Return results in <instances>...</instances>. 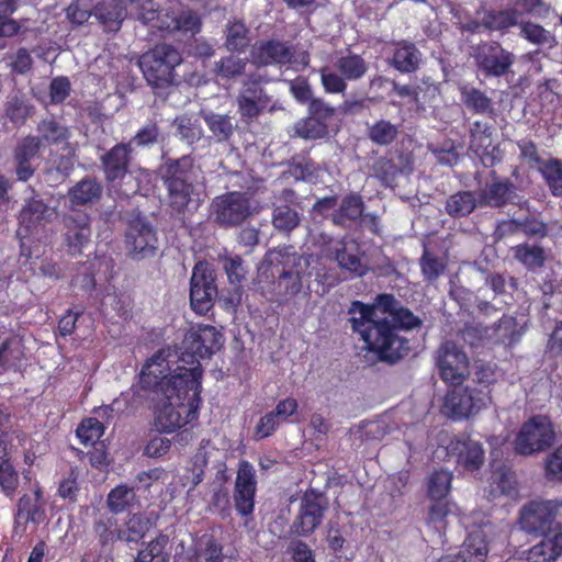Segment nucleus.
I'll return each mask as SVG.
<instances>
[{
	"mask_svg": "<svg viewBox=\"0 0 562 562\" xmlns=\"http://www.w3.org/2000/svg\"><path fill=\"white\" fill-rule=\"evenodd\" d=\"M223 341L215 327L196 325L184 335L180 353L160 349L146 361L139 382L154 393L158 431L171 434L196 419L203 375L200 360L220 350Z\"/></svg>",
	"mask_w": 562,
	"mask_h": 562,
	"instance_id": "obj_1",
	"label": "nucleus"
},
{
	"mask_svg": "<svg viewBox=\"0 0 562 562\" xmlns=\"http://www.w3.org/2000/svg\"><path fill=\"white\" fill-rule=\"evenodd\" d=\"M447 456L470 472L479 470L485 460L482 445L468 436L453 438L447 446Z\"/></svg>",
	"mask_w": 562,
	"mask_h": 562,
	"instance_id": "obj_18",
	"label": "nucleus"
},
{
	"mask_svg": "<svg viewBox=\"0 0 562 562\" xmlns=\"http://www.w3.org/2000/svg\"><path fill=\"white\" fill-rule=\"evenodd\" d=\"M513 250L515 258L530 270L542 267L547 259L544 249L537 245L521 244Z\"/></svg>",
	"mask_w": 562,
	"mask_h": 562,
	"instance_id": "obj_35",
	"label": "nucleus"
},
{
	"mask_svg": "<svg viewBox=\"0 0 562 562\" xmlns=\"http://www.w3.org/2000/svg\"><path fill=\"white\" fill-rule=\"evenodd\" d=\"M267 104V97L263 94L262 89L256 83L247 86L238 98L239 111L245 117L257 116Z\"/></svg>",
	"mask_w": 562,
	"mask_h": 562,
	"instance_id": "obj_27",
	"label": "nucleus"
},
{
	"mask_svg": "<svg viewBox=\"0 0 562 562\" xmlns=\"http://www.w3.org/2000/svg\"><path fill=\"white\" fill-rule=\"evenodd\" d=\"M24 358V350L21 339L8 338L0 345V367L4 370L15 369Z\"/></svg>",
	"mask_w": 562,
	"mask_h": 562,
	"instance_id": "obj_33",
	"label": "nucleus"
},
{
	"mask_svg": "<svg viewBox=\"0 0 562 562\" xmlns=\"http://www.w3.org/2000/svg\"><path fill=\"white\" fill-rule=\"evenodd\" d=\"M57 216L54 207L48 206L37 196L25 201L19 215V229L16 232L21 239L37 234Z\"/></svg>",
	"mask_w": 562,
	"mask_h": 562,
	"instance_id": "obj_14",
	"label": "nucleus"
},
{
	"mask_svg": "<svg viewBox=\"0 0 562 562\" xmlns=\"http://www.w3.org/2000/svg\"><path fill=\"white\" fill-rule=\"evenodd\" d=\"M539 172L552 195L562 196V161L557 158L543 160L539 165Z\"/></svg>",
	"mask_w": 562,
	"mask_h": 562,
	"instance_id": "obj_32",
	"label": "nucleus"
},
{
	"mask_svg": "<svg viewBox=\"0 0 562 562\" xmlns=\"http://www.w3.org/2000/svg\"><path fill=\"white\" fill-rule=\"evenodd\" d=\"M295 133L305 139H317L327 134V125L322 120L310 116L296 123Z\"/></svg>",
	"mask_w": 562,
	"mask_h": 562,
	"instance_id": "obj_47",
	"label": "nucleus"
},
{
	"mask_svg": "<svg viewBox=\"0 0 562 562\" xmlns=\"http://www.w3.org/2000/svg\"><path fill=\"white\" fill-rule=\"evenodd\" d=\"M131 12L145 25L159 31H182L195 34L200 32L201 20L199 15L190 10L181 11L179 14H170L168 11L161 13L153 0H126Z\"/></svg>",
	"mask_w": 562,
	"mask_h": 562,
	"instance_id": "obj_4",
	"label": "nucleus"
},
{
	"mask_svg": "<svg viewBox=\"0 0 562 562\" xmlns=\"http://www.w3.org/2000/svg\"><path fill=\"white\" fill-rule=\"evenodd\" d=\"M335 67L346 80L351 81L361 79L368 70L364 59L351 53L339 57L335 63Z\"/></svg>",
	"mask_w": 562,
	"mask_h": 562,
	"instance_id": "obj_31",
	"label": "nucleus"
},
{
	"mask_svg": "<svg viewBox=\"0 0 562 562\" xmlns=\"http://www.w3.org/2000/svg\"><path fill=\"white\" fill-rule=\"evenodd\" d=\"M513 186L507 181H496L485 186L481 191V202L488 206H501L507 202Z\"/></svg>",
	"mask_w": 562,
	"mask_h": 562,
	"instance_id": "obj_34",
	"label": "nucleus"
},
{
	"mask_svg": "<svg viewBox=\"0 0 562 562\" xmlns=\"http://www.w3.org/2000/svg\"><path fill=\"white\" fill-rule=\"evenodd\" d=\"M256 486L257 481L252 464L248 461H241L234 487L235 507L241 516H248L254 512Z\"/></svg>",
	"mask_w": 562,
	"mask_h": 562,
	"instance_id": "obj_19",
	"label": "nucleus"
},
{
	"mask_svg": "<svg viewBox=\"0 0 562 562\" xmlns=\"http://www.w3.org/2000/svg\"><path fill=\"white\" fill-rule=\"evenodd\" d=\"M181 63V56L170 45H157L139 59V67L147 82L155 88L169 86L173 80V69Z\"/></svg>",
	"mask_w": 562,
	"mask_h": 562,
	"instance_id": "obj_6",
	"label": "nucleus"
},
{
	"mask_svg": "<svg viewBox=\"0 0 562 562\" xmlns=\"http://www.w3.org/2000/svg\"><path fill=\"white\" fill-rule=\"evenodd\" d=\"M420 265L424 276L429 281L436 280L445 270L443 262L427 251H425Z\"/></svg>",
	"mask_w": 562,
	"mask_h": 562,
	"instance_id": "obj_59",
	"label": "nucleus"
},
{
	"mask_svg": "<svg viewBox=\"0 0 562 562\" xmlns=\"http://www.w3.org/2000/svg\"><path fill=\"white\" fill-rule=\"evenodd\" d=\"M103 432V424L92 417L85 419L77 428V436L83 445H94Z\"/></svg>",
	"mask_w": 562,
	"mask_h": 562,
	"instance_id": "obj_51",
	"label": "nucleus"
},
{
	"mask_svg": "<svg viewBox=\"0 0 562 562\" xmlns=\"http://www.w3.org/2000/svg\"><path fill=\"white\" fill-rule=\"evenodd\" d=\"M255 64L266 66L270 64H290L293 69H304L310 61L305 50H292L291 47L280 42H267L256 45L251 50Z\"/></svg>",
	"mask_w": 562,
	"mask_h": 562,
	"instance_id": "obj_11",
	"label": "nucleus"
},
{
	"mask_svg": "<svg viewBox=\"0 0 562 562\" xmlns=\"http://www.w3.org/2000/svg\"><path fill=\"white\" fill-rule=\"evenodd\" d=\"M149 521L142 515L134 514L127 521L117 529L116 533L108 532L106 525L102 521L95 524V531L100 536L103 544L114 541L115 539L126 542H137L140 540L148 530Z\"/></svg>",
	"mask_w": 562,
	"mask_h": 562,
	"instance_id": "obj_23",
	"label": "nucleus"
},
{
	"mask_svg": "<svg viewBox=\"0 0 562 562\" xmlns=\"http://www.w3.org/2000/svg\"><path fill=\"white\" fill-rule=\"evenodd\" d=\"M519 12L516 9L491 11L483 18V25L488 30L503 31L518 23Z\"/></svg>",
	"mask_w": 562,
	"mask_h": 562,
	"instance_id": "obj_38",
	"label": "nucleus"
},
{
	"mask_svg": "<svg viewBox=\"0 0 562 562\" xmlns=\"http://www.w3.org/2000/svg\"><path fill=\"white\" fill-rule=\"evenodd\" d=\"M474 128L471 130L470 148L476 155H483V151L491 145V131L487 126H481L480 122H475Z\"/></svg>",
	"mask_w": 562,
	"mask_h": 562,
	"instance_id": "obj_57",
	"label": "nucleus"
},
{
	"mask_svg": "<svg viewBox=\"0 0 562 562\" xmlns=\"http://www.w3.org/2000/svg\"><path fill=\"white\" fill-rule=\"evenodd\" d=\"M476 202L471 192L464 191L451 195L446 203L447 212L454 217L465 216L475 209Z\"/></svg>",
	"mask_w": 562,
	"mask_h": 562,
	"instance_id": "obj_43",
	"label": "nucleus"
},
{
	"mask_svg": "<svg viewBox=\"0 0 562 562\" xmlns=\"http://www.w3.org/2000/svg\"><path fill=\"white\" fill-rule=\"evenodd\" d=\"M397 134L398 126L386 120H381L369 128V138L378 145L391 144Z\"/></svg>",
	"mask_w": 562,
	"mask_h": 562,
	"instance_id": "obj_46",
	"label": "nucleus"
},
{
	"mask_svg": "<svg viewBox=\"0 0 562 562\" xmlns=\"http://www.w3.org/2000/svg\"><path fill=\"white\" fill-rule=\"evenodd\" d=\"M314 239L319 245L321 255L337 261L342 270L357 277L367 273L368 266L360 256L359 247L355 241L336 240L324 233L318 234Z\"/></svg>",
	"mask_w": 562,
	"mask_h": 562,
	"instance_id": "obj_8",
	"label": "nucleus"
},
{
	"mask_svg": "<svg viewBox=\"0 0 562 562\" xmlns=\"http://www.w3.org/2000/svg\"><path fill=\"white\" fill-rule=\"evenodd\" d=\"M135 498L134 490L127 485H119L108 495V506L111 512H123Z\"/></svg>",
	"mask_w": 562,
	"mask_h": 562,
	"instance_id": "obj_50",
	"label": "nucleus"
},
{
	"mask_svg": "<svg viewBox=\"0 0 562 562\" xmlns=\"http://www.w3.org/2000/svg\"><path fill=\"white\" fill-rule=\"evenodd\" d=\"M374 172L385 184L391 186L398 173V168L391 160L381 158L374 165Z\"/></svg>",
	"mask_w": 562,
	"mask_h": 562,
	"instance_id": "obj_62",
	"label": "nucleus"
},
{
	"mask_svg": "<svg viewBox=\"0 0 562 562\" xmlns=\"http://www.w3.org/2000/svg\"><path fill=\"white\" fill-rule=\"evenodd\" d=\"M352 329L358 333L369 351L381 359L396 361L409 350V341L400 336V329H413L420 319L400 305L391 294H380L372 305L359 301L349 307Z\"/></svg>",
	"mask_w": 562,
	"mask_h": 562,
	"instance_id": "obj_2",
	"label": "nucleus"
},
{
	"mask_svg": "<svg viewBox=\"0 0 562 562\" xmlns=\"http://www.w3.org/2000/svg\"><path fill=\"white\" fill-rule=\"evenodd\" d=\"M70 92V82L65 77L53 79L49 87L50 100L54 103L63 102Z\"/></svg>",
	"mask_w": 562,
	"mask_h": 562,
	"instance_id": "obj_63",
	"label": "nucleus"
},
{
	"mask_svg": "<svg viewBox=\"0 0 562 562\" xmlns=\"http://www.w3.org/2000/svg\"><path fill=\"white\" fill-rule=\"evenodd\" d=\"M246 66V61L235 56H228L221 59L217 64L216 71L223 78H231L240 75Z\"/></svg>",
	"mask_w": 562,
	"mask_h": 562,
	"instance_id": "obj_58",
	"label": "nucleus"
},
{
	"mask_svg": "<svg viewBox=\"0 0 562 562\" xmlns=\"http://www.w3.org/2000/svg\"><path fill=\"white\" fill-rule=\"evenodd\" d=\"M279 425L280 422L277 418L276 414L273 412H270L259 419L256 426V435L259 438L269 437L274 432Z\"/></svg>",
	"mask_w": 562,
	"mask_h": 562,
	"instance_id": "obj_64",
	"label": "nucleus"
},
{
	"mask_svg": "<svg viewBox=\"0 0 562 562\" xmlns=\"http://www.w3.org/2000/svg\"><path fill=\"white\" fill-rule=\"evenodd\" d=\"M41 497V490L36 488L33 495H23L19 499L13 539L20 541L22 538L35 533L38 525L45 520V509Z\"/></svg>",
	"mask_w": 562,
	"mask_h": 562,
	"instance_id": "obj_12",
	"label": "nucleus"
},
{
	"mask_svg": "<svg viewBox=\"0 0 562 562\" xmlns=\"http://www.w3.org/2000/svg\"><path fill=\"white\" fill-rule=\"evenodd\" d=\"M31 112L32 108L18 97H12L7 102L5 116L15 125L23 124Z\"/></svg>",
	"mask_w": 562,
	"mask_h": 562,
	"instance_id": "obj_53",
	"label": "nucleus"
},
{
	"mask_svg": "<svg viewBox=\"0 0 562 562\" xmlns=\"http://www.w3.org/2000/svg\"><path fill=\"white\" fill-rule=\"evenodd\" d=\"M248 30L239 21L231 22L226 31V47L232 52H240L249 44Z\"/></svg>",
	"mask_w": 562,
	"mask_h": 562,
	"instance_id": "obj_44",
	"label": "nucleus"
},
{
	"mask_svg": "<svg viewBox=\"0 0 562 562\" xmlns=\"http://www.w3.org/2000/svg\"><path fill=\"white\" fill-rule=\"evenodd\" d=\"M461 100L465 106L475 113L486 114L493 112L492 100L481 90L463 87Z\"/></svg>",
	"mask_w": 562,
	"mask_h": 562,
	"instance_id": "obj_37",
	"label": "nucleus"
},
{
	"mask_svg": "<svg viewBox=\"0 0 562 562\" xmlns=\"http://www.w3.org/2000/svg\"><path fill=\"white\" fill-rule=\"evenodd\" d=\"M102 187L93 179H82L69 190L71 205H85L98 201Z\"/></svg>",
	"mask_w": 562,
	"mask_h": 562,
	"instance_id": "obj_30",
	"label": "nucleus"
},
{
	"mask_svg": "<svg viewBox=\"0 0 562 562\" xmlns=\"http://www.w3.org/2000/svg\"><path fill=\"white\" fill-rule=\"evenodd\" d=\"M37 131L41 143L46 142L47 144H58L67 140L69 137L68 128L54 119L43 120L40 123Z\"/></svg>",
	"mask_w": 562,
	"mask_h": 562,
	"instance_id": "obj_39",
	"label": "nucleus"
},
{
	"mask_svg": "<svg viewBox=\"0 0 562 562\" xmlns=\"http://www.w3.org/2000/svg\"><path fill=\"white\" fill-rule=\"evenodd\" d=\"M542 535V540L526 552V559L530 562H555L562 555V531Z\"/></svg>",
	"mask_w": 562,
	"mask_h": 562,
	"instance_id": "obj_25",
	"label": "nucleus"
},
{
	"mask_svg": "<svg viewBox=\"0 0 562 562\" xmlns=\"http://www.w3.org/2000/svg\"><path fill=\"white\" fill-rule=\"evenodd\" d=\"M202 115L210 131L218 140H226L232 135L233 124L229 116L204 112Z\"/></svg>",
	"mask_w": 562,
	"mask_h": 562,
	"instance_id": "obj_45",
	"label": "nucleus"
},
{
	"mask_svg": "<svg viewBox=\"0 0 562 562\" xmlns=\"http://www.w3.org/2000/svg\"><path fill=\"white\" fill-rule=\"evenodd\" d=\"M95 18L110 31H117L126 18V8L119 0H104L94 10Z\"/></svg>",
	"mask_w": 562,
	"mask_h": 562,
	"instance_id": "obj_28",
	"label": "nucleus"
},
{
	"mask_svg": "<svg viewBox=\"0 0 562 562\" xmlns=\"http://www.w3.org/2000/svg\"><path fill=\"white\" fill-rule=\"evenodd\" d=\"M325 507L322 495L314 492L305 493L301 502L300 514L293 524L294 531L302 536L313 532L322 522Z\"/></svg>",
	"mask_w": 562,
	"mask_h": 562,
	"instance_id": "obj_22",
	"label": "nucleus"
},
{
	"mask_svg": "<svg viewBox=\"0 0 562 562\" xmlns=\"http://www.w3.org/2000/svg\"><path fill=\"white\" fill-rule=\"evenodd\" d=\"M475 59L479 68L486 76L501 77L514 63L512 53L505 50L498 43H483L477 46Z\"/></svg>",
	"mask_w": 562,
	"mask_h": 562,
	"instance_id": "obj_20",
	"label": "nucleus"
},
{
	"mask_svg": "<svg viewBox=\"0 0 562 562\" xmlns=\"http://www.w3.org/2000/svg\"><path fill=\"white\" fill-rule=\"evenodd\" d=\"M300 217L296 211L289 206H278L273 212L272 223L279 231L289 232L299 225Z\"/></svg>",
	"mask_w": 562,
	"mask_h": 562,
	"instance_id": "obj_52",
	"label": "nucleus"
},
{
	"mask_svg": "<svg viewBox=\"0 0 562 562\" xmlns=\"http://www.w3.org/2000/svg\"><path fill=\"white\" fill-rule=\"evenodd\" d=\"M319 75L322 86L327 93H345L347 82L342 75L336 74L328 67L321 68Z\"/></svg>",
	"mask_w": 562,
	"mask_h": 562,
	"instance_id": "obj_55",
	"label": "nucleus"
},
{
	"mask_svg": "<svg viewBox=\"0 0 562 562\" xmlns=\"http://www.w3.org/2000/svg\"><path fill=\"white\" fill-rule=\"evenodd\" d=\"M520 151V158L524 159L530 168H538L543 161L540 159L537 146L533 142L521 139L517 143Z\"/></svg>",
	"mask_w": 562,
	"mask_h": 562,
	"instance_id": "obj_60",
	"label": "nucleus"
},
{
	"mask_svg": "<svg viewBox=\"0 0 562 562\" xmlns=\"http://www.w3.org/2000/svg\"><path fill=\"white\" fill-rule=\"evenodd\" d=\"M216 294L217 289L212 271L205 262H198L191 277L190 302L192 308L199 314L206 313Z\"/></svg>",
	"mask_w": 562,
	"mask_h": 562,
	"instance_id": "obj_16",
	"label": "nucleus"
},
{
	"mask_svg": "<svg viewBox=\"0 0 562 562\" xmlns=\"http://www.w3.org/2000/svg\"><path fill=\"white\" fill-rule=\"evenodd\" d=\"M452 473L450 471H435L428 479L427 492L431 499L441 501L451 488Z\"/></svg>",
	"mask_w": 562,
	"mask_h": 562,
	"instance_id": "obj_41",
	"label": "nucleus"
},
{
	"mask_svg": "<svg viewBox=\"0 0 562 562\" xmlns=\"http://www.w3.org/2000/svg\"><path fill=\"white\" fill-rule=\"evenodd\" d=\"M215 448L211 446L210 441H202L198 452L192 459V485L196 486L202 482L204 476V468L209 462L211 453Z\"/></svg>",
	"mask_w": 562,
	"mask_h": 562,
	"instance_id": "obj_48",
	"label": "nucleus"
},
{
	"mask_svg": "<svg viewBox=\"0 0 562 562\" xmlns=\"http://www.w3.org/2000/svg\"><path fill=\"white\" fill-rule=\"evenodd\" d=\"M166 183L170 204L177 211L196 210L204 198V176L190 156L167 164Z\"/></svg>",
	"mask_w": 562,
	"mask_h": 562,
	"instance_id": "obj_3",
	"label": "nucleus"
},
{
	"mask_svg": "<svg viewBox=\"0 0 562 562\" xmlns=\"http://www.w3.org/2000/svg\"><path fill=\"white\" fill-rule=\"evenodd\" d=\"M363 211V203L361 198L356 194L346 196L339 210L333 214V222L336 225H345L347 221L358 220Z\"/></svg>",
	"mask_w": 562,
	"mask_h": 562,
	"instance_id": "obj_36",
	"label": "nucleus"
},
{
	"mask_svg": "<svg viewBox=\"0 0 562 562\" xmlns=\"http://www.w3.org/2000/svg\"><path fill=\"white\" fill-rule=\"evenodd\" d=\"M555 440V432L551 420L543 415L529 418L517 432L514 449L518 454L532 456L539 453Z\"/></svg>",
	"mask_w": 562,
	"mask_h": 562,
	"instance_id": "obj_7",
	"label": "nucleus"
},
{
	"mask_svg": "<svg viewBox=\"0 0 562 562\" xmlns=\"http://www.w3.org/2000/svg\"><path fill=\"white\" fill-rule=\"evenodd\" d=\"M131 144H117L102 157L105 177L109 181L122 178L127 170Z\"/></svg>",
	"mask_w": 562,
	"mask_h": 562,
	"instance_id": "obj_26",
	"label": "nucleus"
},
{
	"mask_svg": "<svg viewBox=\"0 0 562 562\" xmlns=\"http://www.w3.org/2000/svg\"><path fill=\"white\" fill-rule=\"evenodd\" d=\"M66 243L72 254L81 252L90 241V218L86 213H77L65 217Z\"/></svg>",
	"mask_w": 562,
	"mask_h": 562,
	"instance_id": "obj_24",
	"label": "nucleus"
},
{
	"mask_svg": "<svg viewBox=\"0 0 562 562\" xmlns=\"http://www.w3.org/2000/svg\"><path fill=\"white\" fill-rule=\"evenodd\" d=\"M491 402L487 386L456 387L445 398V412L453 418H468L485 408Z\"/></svg>",
	"mask_w": 562,
	"mask_h": 562,
	"instance_id": "obj_10",
	"label": "nucleus"
},
{
	"mask_svg": "<svg viewBox=\"0 0 562 562\" xmlns=\"http://www.w3.org/2000/svg\"><path fill=\"white\" fill-rule=\"evenodd\" d=\"M173 126L180 138L192 145L203 135L202 126L198 119L189 115H181L175 119Z\"/></svg>",
	"mask_w": 562,
	"mask_h": 562,
	"instance_id": "obj_40",
	"label": "nucleus"
},
{
	"mask_svg": "<svg viewBox=\"0 0 562 562\" xmlns=\"http://www.w3.org/2000/svg\"><path fill=\"white\" fill-rule=\"evenodd\" d=\"M562 508L561 499L535 501L526 505L520 515L521 528L527 532L549 533L555 531L553 519Z\"/></svg>",
	"mask_w": 562,
	"mask_h": 562,
	"instance_id": "obj_13",
	"label": "nucleus"
},
{
	"mask_svg": "<svg viewBox=\"0 0 562 562\" xmlns=\"http://www.w3.org/2000/svg\"><path fill=\"white\" fill-rule=\"evenodd\" d=\"M392 64L401 72L415 71L420 63L422 54L417 47L409 42L396 43Z\"/></svg>",
	"mask_w": 562,
	"mask_h": 562,
	"instance_id": "obj_29",
	"label": "nucleus"
},
{
	"mask_svg": "<svg viewBox=\"0 0 562 562\" xmlns=\"http://www.w3.org/2000/svg\"><path fill=\"white\" fill-rule=\"evenodd\" d=\"M490 530L491 526L484 524L480 528L470 531L461 551L458 554H446L440 558L439 562H485L490 551L486 541Z\"/></svg>",
	"mask_w": 562,
	"mask_h": 562,
	"instance_id": "obj_21",
	"label": "nucleus"
},
{
	"mask_svg": "<svg viewBox=\"0 0 562 562\" xmlns=\"http://www.w3.org/2000/svg\"><path fill=\"white\" fill-rule=\"evenodd\" d=\"M302 258H297L294 254L285 250L273 249L266 254L265 259L259 266V277L266 276L278 277L280 292L293 295L301 290V276L303 271L296 266H301ZM304 263L311 266L314 260L313 255L303 258Z\"/></svg>",
	"mask_w": 562,
	"mask_h": 562,
	"instance_id": "obj_5",
	"label": "nucleus"
},
{
	"mask_svg": "<svg viewBox=\"0 0 562 562\" xmlns=\"http://www.w3.org/2000/svg\"><path fill=\"white\" fill-rule=\"evenodd\" d=\"M437 366L443 381L459 384L469 375L467 355L453 341L443 342L437 351Z\"/></svg>",
	"mask_w": 562,
	"mask_h": 562,
	"instance_id": "obj_15",
	"label": "nucleus"
},
{
	"mask_svg": "<svg viewBox=\"0 0 562 562\" xmlns=\"http://www.w3.org/2000/svg\"><path fill=\"white\" fill-rule=\"evenodd\" d=\"M126 249L134 259L153 257L158 249V238L153 226L144 220L136 218L128 225Z\"/></svg>",
	"mask_w": 562,
	"mask_h": 562,
	"instance_id": "obj_17",
	"label": "nucleus"
},
{
	"mask_svg": "<svg viewBox=\"0 0 562 562\" xmlns=\"http://www.w3.org/2000/svg\"><path fill=\"white\" fill-rule=\"evenodd\" d=\"M19 479L12 464L0 467V486L5 495L11 496L15 492Z\"/></svg>",
	"mask_w": 562,
	"mask_h": 562,
	"instance_id": "obj_61",
	"label": "nucleus"
},
{
	"mask_svg": "<svg viewBox=\"0 0 562 562\" xmlns=\"http://www.w3.org/2000/svg\"><path fill=\"white\" fill-rule=\"evenodd\" d=\"M544 476L548 481L562 482V446L546 458Z\"/></svg>",
	"mask_w": 562,
	"mask_h": 562,
	"instance_id": "obj_56",
	"label": "nucleus"
},
{
	"mask_svg": "<svg viewBox=\"0 0 562 562\" xmlns=\"http://www.w3.org/2000/svg\"><path fill=\"white\" fill-rule=\"evenodd\" d=\"M256 212L257 205L241 192L218 195L211 204V216L222 226H237Z\"/></svg>",
	"mask_w": 562,
	"mask_h": 562,
	"instance_id": "obj_9",
	"label": "nucleus"
},
{
	"mask_svg": "<svg viewBox=\"0 0 562 562\" xmlns=\"http://www.w3.org/2000/svg\"><path fill=\"white\" fill-rule=\"evenodd\" d=\"M516 493V481L510 472L498 471L492 475L488 497L495 499L501 495L513 496Z\"/></svg>",
	"mask_w": 562,
	"mask_h": 562,
	"instance_id": "obj_42",
	"label": "nucleus"
},
{
	"mask_svg": "<svg viewBox=\"0 0 562 562\" xmlns=\"http://www.w3.org/2000/svg\"><path fill=\"white\" fill-rule=\"evenodd\" d=\"M520 35L536 45H544L553 42V36L549 31L531 22H526L520 25Z\"/></svg>",
	"mask_w": 562,
	"mask_h": 562,
	"instance_id": "obj_54",
	"label": "nucleus"
},
{
	"mask_svg": "<svg viewBox=\"0 0 562 562\" xmlns=\"http://www.w3.org/2000/svg\"><path fill=\"white\" fill-rule=\"evenodd\" d=\"M222 261L229 283L239 286L248 273L243 259L237 255H229L225 256Z\"/></svg>",
	"mask_w": 562,
	"mask_h": 562,
	"instance_id": "obj_49",
	"label": "nucleus"
}]
</instances>
